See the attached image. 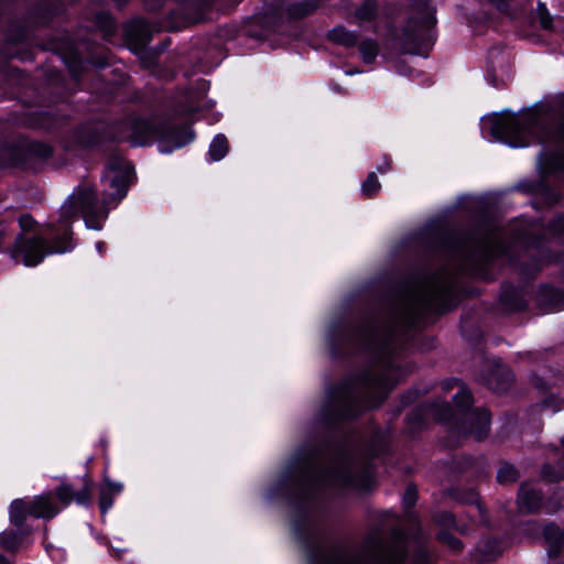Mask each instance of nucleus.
I'll list each match as a JSON object with an SVG mask.
<instances>
[{
  "label": "nucleus",
  "instance_id": "obj_1",
  "mask_svg": "<svg viewBox=\"0 0 564 564\" xmlns=\"http://www.w3.org/2000/svg\"><path fill=\"white\" fill-rule=\"evenodd\" d=\"M454 285L455 276L448 269L419 274L406 284L399 303L384 319L366 318L348 332L347 340L371 350L382 369L380 373L366 371L347 378L332 389L321 411L325 425L355 417L384 400L401 377L400 368L391 360L400 333L412 327L424 313L451 310Z\"/></svg>",
  "mask_w": 564,
  "mask_h": 564
},
{
  "label": "nucleus",
  "instance_id": "obj_2",
  "mask_svg": "<svg viewBox=\"0 0 564 564\" xmlns=\"http://www.w3.org/2000/svg\"><path fill=\"white\" fill-rule=\"evenodd\" d=\"M369 457L355 458L330 443H305L294 454L282 485L294 499L313 498L323 486L368 489L372 482Z\"/></svg>",
  "mask_w": 564,
  "mask_h": 564
},
{
  "label": "nucleus",
  "instance_id": "obj_3",
  "mask_svg": "<svg viewBox=\"0 0 564 564\" xmlns=\"http://www.w3.org/2000/svg\"><path fill=\"white\" fill-rule=\"evenodd\" d=\"M78 214H82L88 228L100 230L101 221L107 218L108 210L97 206V197L93 188L80 186L61 207L57 224L48 225L44 229L36 226L29 214L19 218L21 232L9 250L11 258L26 267H34L47 254L70 250L73 248L70 224Z\"/></svg>",
  "mask_w": 564,
  "mask_h": 564
},
{
  "label": "nucleus",
  "instance_id": "obj_4",
  "mask_svg": "<svg viewBox=\"0 0 564 564\" xmlns=\"http://www.w3.org/2000/svg\"><path fill=\"white\" fill-rule=\"evenodd\" d=\"M534 110L520 115H503L492 119L490 134L511 147H527L532 142L543 144L539 164L546 173L564 174V101L553 122Z\"/></svg>",
  "mask_w": 564,
  "mask_h": 564
},
{
  "label": "nucleus",
  "instance_id": "obj_5",
  "mask_svg": "<svg viewBox=\"0 0 564 564\" xmlns=\"http://www.w3.org/2000/svg\"><path fill=\"white\" fill-rule=\"evenodd\" d=\"M405 556V534L400 529H393L392 544L381 549L376 560L361 551L326 545L319 539L308 545L310 564H402Z\"/></svg>",
  "mask_w": 564,
  "mask_h": 564
},
{
  "label": "nucleus",
  "instance_id": "obj_6",
  "mask_svg": "<svg viewBox=\"0 0 564 564\" xmlns=\"http://www.w3.org/2000/svg\"><path fill=\"white\" fill-rule=\"evenodd\" d=\"M108 138L128 141L132 145H145L156 139H167L180 148L188 143L194 135L188 128L183 127L180 131H175L166 123L131 115L115 123L108 132Z\"/></svg>",
  "mask_w": 564,
  "mask_h": 564
},
{
  "label": "nucleus",
  "instance_id": "obj_7",
  "mask_svg": "<svg viewBox=\"0 0 564 564\" xmlns=\"http://www.w3.org/2000/svg\"><path fill=\"white\" fill-rule=\"evenodd\" d=\"M507 232L494 224H488L452 242L451 252L468 263H486L490 259L507 253Z\"/></svg>",
  "mask_w": 564,
  "mask_h": 564
},
{
  "label": "nucleus",
  "instance_id": "obj_8",
  "mask_svg": "<svg viewBox=\"0 0 564 564\" xmlns=\"http://www.w3.org/2000/svg\"><path fill=\"white\" fill-rule=\"evenodd\" d=\"M410 14L402 26L400 41L405 53L426 56L432 46L435 8L431 0H409Z\"/></svg>",
  "mask_w": 564,
  "mask_h": 564
},
{
  "label": "nucleus",
  "instance_id": "obj_9",
  "mask_svg": "<svg viewBox=\"0 0 564 564\" xmlns=\"http://www.w3.org/2000/svg\"><path fill=\"white\" fill-rule=\"evenodd\" d=\"M454 384L459 387V391L454 395V402L464 414L463 421L456 427L457 433L471 435L477 441L484 440L490 430L489 412L487 410L467 411L473 403L471 393L458 380L445 382L444 389H451Z\"/></svg>",
  "mask_w": 564,
  "mask_h": 564
},
{
  "label": "nucleus",
  "instance_id": "obj_10",
  "mask_svg": "<svg viewBox=\"0 0 564 564\" xmlns=\"http://www.w3.org/2000/svg\"><path fill=\"white\" fill-rule=\"evenodd\" d=\"M59 512L51 492L35 496L32 499H15L10 506V521L15 527H21L26 518L52 519Z\"/></svg>",
  "mask_w": 564,
  "mask_h": 564
},
{
  "label": "nucleus",
  "instance_id": "obj_11",
  "mask_svg": "<svg viewBox=\"0 0 564 564\" xmlns=\"http://www.w3.org/2000/svg\"><path fill=\"white\" fill-rule=\"evenodd\" d=\"M133 176L132 165L122 156L112 155L108 160V164L102 176V183L112 189L105 202L108 204L111 202L121 200L127 192L129 184Z\"/></svg>",
  "mask_w": 564,
  "mask_h": 564
},
{
  "label": "nucleus",
  "instance_id": "obj_12",
  "mask_svg": "<svg viewBox=\"0 0 564 564\" xmlns=\"http://www.w3.org/2000/svg\"><path fill=\"white\" fill-rule=\"evenodd\" d=\"M153 32V26L142 19L132 20L124 26L127 40L138 48L151 41Z\"/></svg>",
  "mask_w": 564,
  "mask_h": 564
},
{
  "label": "nucleus",
  "instance_id": "obj_13",
  "mask_svg": "<svg viewBox=\"0 0 564 564\" xmlns=\"http://www.w3.org/2000/svg\"><path fill=\"white\" fill-rule=\"evenodd\" d=\"M543 495L529 484H522L519 492L517 505L520 513H536L541 509Z\"/></svg>",
  "mask_w": 564,
  "mask_h": 564
},
{
  "label": "nucleus",
  "instance_id": "obj_14",
  "mask_svg": "<svg viewBox=\"0 0 564 564\" xmlns=\"http://www.w3.org/2000/svg\"><path fill=\"white\" fill-rule=\"evenodd\" d=\"M543 535L550 545L549 555L553 557L558 556L564 544V528L561 529L554 523H549L543 529Z\"/></svg>",
  "mask_w": 564,
  "mask_h": 564
},
{
  "label": "nucleus",
  "instance_id": "obj_15",
  "mask_svg": "<svg viewBox=\"0 0 564 564\" xmlns=\"http://www.w3.org/2000/svg\"><path fill=\"white\" fill-rule=\"evenodd\" d=\"M327 39L344 47H354L358 42V34L347 30L343 25L335 26L327 33Z\"/></svg>",
  "mask_w": 564,
  "mask_h": 564
},
{
  "label": "nucleus",
  "instance_id": "obj_16",
  "mask_svg": "<svg viewBox=\"0 0 564 564\" xmlns=\"http://www.w3.org/2000/svg\"><path fill=\"white\" fill-rule=\"evenodd\" d=\"M512 381L513 375L509 369L497 367V369L492 371L488 378L487 384L490 389L497 392H502L508 389Z\"/></svg>",
  "mask_w": 564,
  "mask_h": 564
},
{
  "label": "nucleus",
  "instance_id": "obj_17",
  "mask_svg": "<svg viewBox=\"0 0 564 564\" xmlns=\"http://www.w3.org/2000/svg\"><path fill=\"white\" fill-rule=\"evenodd\" d=\"M101 131L102 127L100 124L84 127L78 131L77 140L83 147H93L105 139Z\"/></svg>",
  "mask_w": 564,
  "mask_h": 564
},
{
  "label": "nucleus",
  "instance_id": "obj_18",
  "mask_svg": "<svg viewBox=\"0 0 564 564\" xmlns=\"http://www.w3.org/2000/svg\"><path fill=\"white\" fill-rule=\"evenodd\" d=\"M318 7V0H302L290 3L286 7V13L294 19H301L313 13Z\"/></svg>",
  "mask_w": 564,
  "mask_h": 564
},
{
  "label": "nucleus",
  "instance_id": "obj_19",
  "mask_svg": "<svg viewBox=\"0 0 564 564\" xmlns=\"http://www.w3.org/2000/svg\"><path fill=\"white\" fill-rule=\"evenodd\" d=\"M389 440L382 432H375L368 447V454L372 457L380 456L388 451Z\"/></svg>",
  "mask_w": 564,
  "mask_h": 564
},
{
  "label": "nucleus",
  "instance_id": "obj_20",
  "mask_svg": "<svg viewBox=\"0 0 564 564\" xmlns=\"http://www.w3.org/2000/svg\"><path fill=\"white\" fill-rule=\"evenodd\" d=\"M358 48L366 64L373 63L379 53V44L377 41L370 39L361 41Z\"/></svg>",
  "mask_w": 564,
  "mask_h": 564
},
{
  "label": "nucleus",
  "instance_id": "obj_21",
  "mask_svg": "<svg viewBox=\"0 0 564 564\" xmlns=\"http://www.w3.org/2000/svg\"><path fill=\"white\" fill-rule=\"evenodd\" d=\"M228 152V140L224 134H218L209 147V155L214 161L221 160Z\"/></svg>",
  "mask_w": 564,
  "mask_h": 564
},
{
  "label": "nucleus",
  "instance_id": "obj_22",
  "mask_svg": "<svg viewBox=\"0 0 564 564\" xmlns=\"http://www.w3.org/2000/svg\"><path fill=\"white\" fill-rule=\"evenodd\" d=\"M378 4L375 0H366L356 9L355 17L364 21H372L377 17Z\"/></svg>",
  "mask_w": 564,
  "mask_h": 564
},
{
  "label": "nucleus",
  "instance_id": "obj_23",
  "mask_svg": "<svg viewBox=\"0 0 564 564\" xmlns=\"http://www.w3.org/2000/svg\"><path fill=\"white\" fill-rule=\"evenodd\" d=\"M22 543V534L10 531L0 535V546L9 552H17Z\"/></svg>",
  "mask_w": 564,
  "mask_h": 564
},
{
  "label": "nucleus",
  "instance_id": "obj_24",
  "mask_svg": "<svg viewBox=\"0 0 564 564\" xmlns=\"http://www.w3.org/2000/svg\"><path fill=\"white\" fill-rule=\"evenodd\" d=\"M520 477L518 469L509 464L501 463L498 471H497V480L500 484H512Z\"/></svg>",
  "mask_w": 564,
  "mask_h": 564
},
{
  "label": "nucleus",
  "instance_id": "obj_25",
  "mask_svg": "<svg viewBox=\"0 0 564 564\" xmlns=\"http://www.w3.org/2000/svg\"><path fill=\"white\" fill-rule=\"evenodd\" d=\"M30 127L51 129L53 123L47 112L36 111L29 113V119L25 122Z\"/></svg>",
  "mask_w": 564,
  "mask_h": 564
},
{
  "label": "nucleus",
  "instance_id": "obj_26",
  "mask_svg": "<svg viewBox=\"0 0 564 564\" xmlns=\"http://www.w3.org/2000/svg\"><path fill=\"white\" fill-rule=\"evenodd\" d=\"M96 23L104 32L106 37L112 35L116 32V23L112 17L107 12H100L96 15Z\"/></svg>",
  "mask_w": 564,
  "mask_h": 564
},
{
  "label": "nucleus",
  "instance_id": "obj_27",
  "mask_svg": "<svg viewBox=\"0 0 564 564\" xmlns=\"http://www.w3.org/2000/svg\"><path fill=\"white\" fill-rule=\"evenodd\" d=\"M431 413L438 421H448L453 417V409L448 402L435 403L431 406Z\"/></svg>",
  "mask_w": 564,
  "mask_h": 564
},
{
  "label": "nucleus",
  "instance_id": "obj_28",
  "mask_svg": "<svg viewBox=\"0 0 564 564\" xmlns=\"http://www.w3.org/2000/svg\"><path fill=\"white\" fill-rule=\"evenodd\" d=\"M210 0H205L203 6L196 7L193 12L188 11V8L183 9L184 20L188 23H197L204 19L205 8L210 6Z\"/></svg>",
  "mask_w": 564,
  "mask_h": 564
},
{
  "label": "nucleus",
  "instance_id": "obj_29",
  "mask_svg": "<svg viewBox=\"0 0 564 564\" xmlns=\"http://www.w3.org/2000/svg\"><path fill=\"white\" fill-rule=\"evenodd\" d=\"M380 188V183L375 172L368 174L367 178L364 181L361 191L366 196H372Z\"/></svg>",
  "mask_w": 564,
  "mask_h": 564
},
{
  "label": "nucleus",
  "instance_id": "obj_30",
  "mask_svg": "<svg viewBox=\"0 0 564 564\" xmlns=\"http://www.w3.org/2000/svg\"><path fill=\"white\" fill-rule=\"evenodd\" d=\"M74 490L68 485H61L56 488V497L63 506H68L73 501Z\"/></svg>",
  "mask_w": 564,
  "mask_h": 564
},
{
  "label": "nucleus",
  "instance_id": "obj_31",
  "mask_svg": "<svg viewBox=\"0 0 564 564\" xmlns=\"http://www.w3.org/2000/svg\"><path fill=\"white\" fill-rule=\"evenodd\" d=\"M115 496L116 495L110 489H106L105 487L100 489L99 506L102 513L111 508Z\"/></svg>",
  "mask_w": 564,
  "mask_h": 564
},
{
  "label": "nucleus",
  "instance_id": "obj_32",
  "mask_svg": "<svg viewBox=\"0 0 564 564\" xmlns=\"http://www.w3.org/2000/svg\"><path fill=\"white\" fill-rule=\"evenodd\" d=\"M29 150L31 154L42 159L48 158L52 154V148L42 142L31 143Z\"/></svg>",
  "mask_w": 564,
  "mask_h": 564
},
{
  "label": "nucleus",
  "instance_id": "obj_33",
  "mask_svg": "<svg viewBox=\"0 0 564 564\" xmlns=\"http://www.w3.org/2000/svg\"><path fill=\"white\" fill-rule=\"evenodd\" d=\"M536 13L539 17L540 25L545 30L551 29L552 28V17L549 13L544 3L539 2L538 8H536Z\"/></svg>",
  "mask_w": 564,
  "mask_h": 564
},
{
  "label": "nucleus",
  "instance_id": "obj_34",
  "mask_svg": "<svg viewBox=\"0 0 564 564\" xmlns=\"http://www.w3.org/2000/svg\"><path fill=\"white\" fill-rule=\"evenodd\" d=\"M438 539L455 551H459L463 547L462 542L448 532H441Z\"/></svg>",
  "mask_w": 564,
  "mask_h": 564
},
{
  "label": "nucleus",
  "instance_id": "obj_35",
  "mask_svg": "<svg viewBox=\"0 0 564 564\" xmlns=\"http://www.w3.org/2000/svg\"><path fill=\"white\" fill-rule=\"evenodd\" d=\"M552 235L564 238V216H558L549 225Z\"/></svg>",
  "mask_w": 564,
  "mask_h": 564
},
{
  "label": "nucleus",
  "instance_id": "obj_36",
  "mask_svg": "<svg viewBox=\"0 0 564 564\" xmlns=\"http://www.w3.org/2000/svg\"><path fill=\"white\" fill-rule=\"evenodd\" d=\"M416 502V489L412 486H409L403 496V503L405 508H412Z\"/></svg>",
  "mask_w": 564,
  "mask_h": 564
},
{
  "label": "nucleus",
  "instance_id": "obj_37",
  "mask_svg": "<svg viewBox=\"0 0 564 564\" xmlns=\"http://www.w3.org/2000/svg\"><path fill=\"white\" fill-rule=\"evenodd\" d=\"M503 301L509 304L513 310H521L523 307L522 300L517 297L516 292L503 294Z\"/></svg>",
  "mask_w": 564,
  "mask_h": 564
},
{
  "label": "nucleus",
  "instance_id": "obj_38",
  "mask_svg": "<svg viewBox=\"0 0 564 564\" xmlns=\"http://www.w3.org/2000/svg\"><path fill=\"white\" fill-rule=\"evenodd\" d=\"M89 499H90V490L87 486H85L79 491H76V492L74 491L73 500H75L76 502H78L80 505H85L89 501Z\"/></svg>",
  "mask_w": 564,
  "mask_h": 564
},
{
  "label": "nucleus",
  "instance_id": "obj_39",
  "mask_svg": "<svg viewBox=\"0 0 564 564\" xmlns=\"http://www.w3.org/2000/svg\"><path fill=\"white\" fill-rule=\"evenodd\" d=\"M80 63H82V61H80L78 54L75 52L70 56V59L68 62V68L75 77H78V70H79Z\"/></svg>",
  "mask_w": 564,
  "mask_h": 564
},
{
  "label": "nucleus",
  "instance_id": "obj_40",
  "mask_svg": "<svg viewBox=\"0 0 564 564\" xmlns=\"http://www.w3.org/2000/svg\"><path fill=\"white\" fill-rule=\"evenodd\" d=\"M547 295L551 299V304L554 306H557L560 304V300L562 299L563 294L554 289H545Z\"/></svg>",
  "mask_w": 564,
  "mask_h": 564
},
{
  "label": "nucleus",
  "instance_id": "obj_41",
  "mask_svg": "<svg viewBox=\"0 0 564 564\" xmlns=\"http://www.w3.org/2000/svg\"><path fill=\"white\" fill-rule=\"evenodd\" d=\"M490 1L499 11L508 13L510 0H490Z\"/></svg>",
  "mask_w": 564,
  "mask_h": 564
},
{
  "label": "nucleus",
  "instance_id": "obj_42",
  "mask_svg": "<svg viewBox=\"0 0 564 564\" xmlns=\"http://www.w3.org/2000/svg\"><path fill=\"white\" fill-rule=\"evenodd\" d=\"M164 1L165 0H144V4L148 10L156 11L159 8L162 7Z\"/></svg>",
  "mask_w": 564,
  "mask_h": 564
},
{
  "label": "nucleus",
  "instance_id": "obj_43",
  "mask_svg": "<svg viewBox=\"0 0 564 564\" xmlns=\"http://www.w3.org/2000/svg\"><path fill=\"white\" fill-rule=\"evenodd\" d=\"M542 474L544 477H546L551 481H556L560 479L558 476L552 474V466L545 465L542 469Z\"/></svg>",
  "mask_w": 564,
  "mask_h": 564
},
{
  "label": "nucleus",
  "instance_id": "obj_44",
  "mask_svg": "<svg viewBox=\"0 0 564 564\" xmlns=\"http://www.w3.org/2000/svg\"><path fill=\"white\" fill-rule=\"evenodd\" d=\"M510 234H511V239L513 241H525V236H527V232L523 231V230H514V229H510Z\"/></svg>",
  "mask_w": 564,
  "mask_h": 564
},
{
  "label": "nucleus",
  "instance_id": "obj_45",
  "mask_svg": "<svg viewBox=\"0 0 564 564\" xmlns=\"http://www.w3.org/2000/svg\"><path fill=\"white\" fill-rule=\"evenodd\" d=\"M105 488L110 489L115 495H118L122 490L123 487L119 482L107 481Z\"/></svg>",
  "mask_w": 564,
  "mask_h": 564
},
{
  "label": "nucleus",
  "instance_id": "obj_46",
  "mask_svg": "<svg viewBox=\"0 0 564 564\" xmlns=\"http://www.w3.org/2000/svg\"><path fill=\"white\" fill-rule=\"evenodd\" d=\"M426 563V553L424 551H420L417 554V558L415 560V564H425Z\"/></svg>",
  "mask_w": 564,
  "mask_h": 564
},
{
  "label": "nucleus",
  "instance_id": "obj_47",
  "mask_svg": "<svg viewBox=\"0 0 564 564\" xmlns=\"http://www.w3.org/2000/svg\"><path fill=\"white\" fill-rule=\"evenodd\" d=\"M473 464H474V459L471 457H465L464 466L462 467V469H467V468L471 467Z\"/></svg>",
  "mask_w": 564,
  "mask_h": 564
},
{
  "label": "nucleus",
  "instance_id": "obj_48",
  "mask_svg": "<svg viewBox=\"0 0 564 564\" xmlns=\"http://www.w3.org/2000/svg\"><path fill=\"white\" fill-rule=\"evenodd\" d=\"M118 7L124 6L129 0H112Z\"/></svg>",
  "mask_w": 564,
  "mask_h": 564
},
{
  "label": "nucleus",
  "instance_id": "obj_49",
  "mask_svg": "<svg viewBox=\"0 0 564 564\" xmlns=\"http://www.w3.org/2000/svg\"><path fill=\"white\" fill-rule=\"evenodd\" d=\"M492 544L496 545L497 542L492 541ZM492 551H494V549H491V542H488L487 545H486V552L489 553V552H492Z\"/></svg>",
  "mask_w": 564,
  "mask_h": 564
},
{
  "label": "nucleus",
  "instance_id": "obj_50",
  "mask_svg": "<svg viewBox=\"0 0 564 564\" xmlns=\"http://www.w3.org/2000/svg\"><path fill=\"white\" fill-rule=\"evenodd\" d=\"M0 564H10L9 561L0 554Z\"/></svg>",
  "mask_w": 564,
  "mask_h": 564
},
{
  "label": "nucleus",
  "instance_id": "obj_51",
  "mask_svg": "<svg viewBox=\"0 0 564 564\" xmlns=\"http://www.w3.org/2000/svg\"><path fill=\"white\" fill-rule=\"evenodd\" d=\"M105 247V243L104 242H98L97 243V248L98 250L101 252L102 251V248Z\"/></svg>",
  "mask_w": 564,
  "mask_h": 564
},
{
  "label": "nucleus",
  "instance_id": "obj_52",
  "mask_svg": "<svg viewBox=\"0 0 564 564\" xmlns=\"http://www.w3.org/2000/svg\"><path fill=\"white\" fill-rule=\"evenodd\" d=\"M357 72L356 70H348L347 74L348 75H352V74H356Z\"/></svg>",
  "mask_w": 564,
  "mask_h": 564
},
{
  "label": "nucleus",
  "instance_id": "obj_53",
  "mask_svg": "<svg viewBox=\"0 0 564 564\" xmlns=\"http://www.w3.org/2000/svg\"><path fill=\"white\" fill-rule=\"evenodd\" d=\"M471 501H477L476 496L473 494Z\"/></svg>",
  "mask_w": 564,
  "mask_h": 564
},
{
  "label": "nucleus",
  "instance_id": "obj_54",
  "mask_svg": "<svg viewBox=\"0 0 564 564\" xmlns=\"http://www.w3.org/2000/svg\"><path fill=\"white\" fill-rule=\"evenodd\" d=\"M7 162H0V166H4Z\"/></svg>",
  "mask_w": 564,
  "mask_h": 564
},
{
  "label": "nucleus",
  "instance_id": "obj_55",
  "mask_svg": "<svg viewBox=\"0 0 564 564\" xmlns=\"http://www.w3.org/2000/svg\"><path fill=\"white\" fill-rule=\"evenodd\" d=\"M558 260L564 262V259H562V257Z\"/></svg>",
  "mask_w": 564,
  "mask_h": 564
}]
</instances>
